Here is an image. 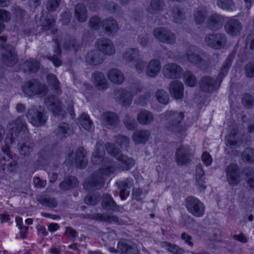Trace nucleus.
Returning a JSON list of instances; mask_svg holds the SVG:
<instances>
[{
    "mask_svg": "<svg viewBox=\"0 0 254 254\" xmlns=\"http://www.w3.org/2000/svg\"><path fill=\"white\" fill-rule=\"evenodd\" d=\"M185 56L190 63L205 70L217 63L219 55L215 53L209 58L201 49L195 45H191L186 48Z\"/></svg>",
    "mask_w": 254,
    "mask_h": 254,
    "instance_id": "f257e3e1",
    "label": "nucleus"
},
{
    "mask_svg": "<svg viewBox=\"0 0 254 254\" xmlns=\"http://www.w3.org/2000/svg\"><path fill=\"white\" fill-rule=\"evenodd\" d=\"M135 163L134 160L124 155L120 149L112 147V173L115 171H128Z\"/></svg>",
    "mask_w": 254,
    "mask_h": 254,
    "instance_id": "f03ea898",
    "label": "nucleus"
},
{
    "mask_svg": "<svg viewBox=\"0 0 254 254\" xmlns=\"http://www.w3.org/2000/svg\"><path fill=\"white\" fill-rule=\"evenodd\" d=\"M26 115L29 122L36 127L43 126L47 120L44 110L40 106H31L28 109Z\"/></svg>",
    "mask_w": 254,
    "mask_h": 254,
    "instance_id": "7ed1b4c3",
    "label": "nucleus"
},
{
    "mask_svg": "<svg viewBox=\"0 0 254 254\" xmlns=\"http://www.w3.org/2000/svg\"><path fill=\"white\" fill-rule=\"evenodd\" d=\"M22 88L23 92L28 97L37 95L45 96L48 92L47 85L35 79L26 82Z\"/></svg>",
    "mask_w": 254,
    "mask_h": 254,
    "instance_id": "20e7f679",
    "label": "nucleus"
},
{
    "mask_svg": "<svg viewBox=\"0 0 254 254\" xmlns=\"http://www.w3.org/2000/svg\"><path fill=\"white\" fill-rule=\"evenodd\" d=\"M166 116L168 120L166 127L170 130L181 132L184 130V127L181 125L184 118V113L182 112L167 111Z\"/></svg>",
    "mask_w": 254,
    "mask_h": 254,
    "instance_id": "39448f33",
    "label": "nucleus"
},
{
    "mask_svg": "<svg viewBox=\"0 0 254 254\" xmlns=\"http://www.w3.org/2000/svg\"><path fill=\"white\" fill-rule=\"evenodd\" d=\"M205 44L216 50L224 49L227 42L226 35L223 33H212L207 34L204 38Z\"/></svg>",
    "mask_w": 254,
    "mask_h": 254,
    "instance_id": "423d86ee",
    "label": "nucleus"
},
{
    "mask_svg": "<svg viewBox=\"0 0 254 254\" xmlns=\"http://www.w3.org/2000/svg\"><path fill=\"white\" fill-rule=\"evenodd\" d=\"M185 206L188 211L195 217H200L204 214V205L194 196H189L186 198Z\"/></svg>",
    "mask_w": 254,
    "mask_h": 254,
    "instance_id": "0eeeda50",
    "label": "nucleus"
},
{
    "mask_svg": "<svg viewBox=\"0 0 254 254\" xmlns=\"http://www.w3.org/2000/svg\"><path fill=\"white\" fill-rule=\"evenodd\" d=\"M111 172L110 166L106 168H102L98 172L94 173L92 176L86 180L87 184L90 187L95 189H101L104 185V179L103 175H109Z\"/></svg>",
    "mask_w": 254,
    "mask_h": 254,
    "instance_id": "6e6552de",
    "label": "nucleus"
},
{
    "mask_svg": "<svg viewBox=\"0 0 254 254\" xmlns=\"http://www.w3.org/2000/svg\"><path fill=\"white\" fill-rule=\"evenodd\" d=\"M153 34L161 42L170 45H173L176 42L175 34L165 27L155 28Z\"/></svg>",
    "mask_w": 254,
    "mask_h": 254,
    "instance_id": "1a4fd4ad",
    "label": "nucleus"
},
{
    "mask_svg": "<svg viewBox=\"0 0 254 254\" xmlns=\"http://www.w3.org/2000/svg\"><path fill=\"white\" fill-rule=\"evenodd\" d=\"M183 68L178 64L174 63L166 64L163 68L162 73L167 79H178L181 77Z\"/></svg>",
    "mask_w": 254,
    "mask_h": 254,
    "instance_id": "9d476101",
    "label": "nucleus"
},
{
    "mask_svg": "<svg viewBox=\"0 0 254 254\" xmlns=\"http://www.w3.org/2000/svg\"><path fill=\"white\" fill-rule=\"evenodd\" d=\"M242 29V23L238 19L233 17L228 19L224 25L225 32L231 36L240 35Z\"/></svg>",
    "mask_w": 254,
    "mask_h": 254,
    "instance_id": "9b49d317",
    "label": "nucleus"
},
{
    "mask_svg": "<svg viewBox=\"0 0 254 254\" xmlns=\"http://www.w3.org/2000/svg\"><path fill=\"white\" fill-rule=\"evenodd\" d=\"M1 61L6 65L11 66L17 62V55L15 48L11 45H6L4 47L1 55Z\"/></svg>",
    "mask_w": 254,
    "mask_h": 254,
    "instance_id": "f8f14e48",
    "label": "nucleus"
},
{
    "mask_svg": "<svg viewBox=\"0 0 254 254\" xmlns=\"http://www.w3.org/2000/svg\"><path fill=\"white\" fill-rule=\"evenodd\" d=\"M220 85V82L209 76H203L199 81L200 89L204 91L211 92L217 90Z\"/></svg>",
    "mask_w": 254,
    "mask_h": 254,
    "instance_id": "ddd939ff",
    "label": "nucleus"
},
{
    "mask_svg": "<svg viewBox=\"0 0 254 254\" xmlns=\"http://www.w3.org/2000/svg\"><path fill=\"white\" fill-rule=\"evenodd\" d=\"M224 19L223 16L215 13L209 15L206 21V27L211 31H217L223 25Z\"/></svg>",
    "mask_w": 254,
    "mask_h": 254,
    "instance_id": "4468645a",
    "label": "nucleus"
},
{
    "mask_svg": "<svg viewBox=\"0 0 254 254\" xmlns=\"http://www.w3.org/2000/svg\"><path fill=\"white\" fill-rule=\"evenodd\" d=\"M227 180L231 185H236L241 181L240 171L238 166L232 164L226 168Z\"/></svg>",
    "mask_w": 254,
    "mask_h": 254,
    "instance_id": "2eb2a0df",
    "label": "nucleus"
},
{
    "mask_svg": "<svg viewBox=\"0 0 254 254\" xmlns=\"http://www.w3.org/2000/svg\"><path fill=\"white\" fill-rule=\"evenodd\" d=\"M115 99L123 106H129L132 102V95L127 90L120 88L114 91Z\"/></svg>",
    "mask_w": 254,
    "mask_h": 254,
    "instance_id": "dca6fc26",
    "label": "nucleus"
},
{
    "mask_svg": "<svg viewBox=\"0 0 254 254\" xmlns=\"http://www.w3.org/2000/svg\"><path fill=\"white\" fill-rule=\"evenodd\" d=\"M116 184L120 190V195L121 199L125 200L129 194V191L127 190L133 186L134 181L131 178H127L124 181L117 182Z\"/></svg>",
    "mask_w": 254,
    "mask_h": 254,
    "instance_id": "f3484780",
    "label": "nucleus"
},
{
    "mask_svg": "<svg viewBox=\"0 0 254 254\" xmlns=\"http://www.w3.org/2000/svg\"><path fill=\"white\" fill-rule=\"evenodd\" d=\"M118 249L121 252V254H139V251L135 244L128 243L125 240H120L118 242Z\"/></svg>",
    "mask_w": 254,
    "mask_h": 254,
    "instance_id": "a211bd4d",
    "label": "nucleus"
},
{
    "mask_svg": "<svg viewBox=\"0 0 254 254\" xmlns=\"http://www.w3.org/2000/svg\"><path fill=\"white\" fill-rule=\"evenodd\" d=\"M190 151L188 147L182 145L176 152V160L178 165H184L189 162Z\"/></svg>",
    "mask_w": 254,
    "mask_h": 254,
    "instance_id": "6ab92c4d",
    "label": "nucleus"
},
{
    "mask_svg": "<svg viewBox=\"0 0 254 254\" xmlns=\"http://www.w3.org/2000/svg\"><path fill=\"white\" fill-rule=\"evenodd\" d=\"M11 125H14L11 128V139L15 138L20 132L22 131H25L27 129L26 122L22 116L18 117L12 121Z\"/></svg>",
    "mask_w": 254,
    "mask_h": 254,
    "instance_id": "aec40b11",
    "label": "nucleus"
},
{
    "mask_svg": "<svg viewBox=\"0 0 254 254\" xmlns=\"http://www.w3.org/2000/svg\"><path fill=\"white\" fill-rule=\"evenodd\" d=\"M237 133V128H234L231 129L230 133L226 137L227 145L236 148L242 144L243 135Z\"/></svg>",
    "mask_w": 254,
    "mask_h": 254,
    "instance_id": "412c9836",
    "label": "nucleus"
},
{
    "mask_svg": "<svg viewBox=\"0 0 254 254\" xmlns=\"http://www.w3.org/2000/svg\"><path fill=\"white\" fill-rule=\"evenodd\" d=\"M161 69V64L158 59H152L147 64L146 68V74L151 78L156 77L160 72Z\"/></svg>",
    "mask_w": 254,
    "mask_h": 254,
    "instance_id": "4be33fe9",
    "label": "nucleus"
},
{
    "mask_svg": "<svg viewBox=\"0 0 254 254\" xmlns=\"http://www.w3.org/2000/svg\"><path fill=\"white\" fill-rule=\"evenodd\" d=\"M171 95L176 99H181L184 97V85L178 81H172L169 86Z\"/></svg>",
    "mask_w": 254,
    "mask_h": 254,
    "instance_id": "5701e85b",
    "label": "nucleus"
},
{
    "mask_svg": "<svg viewBox=\"0 0 254 254\" xmlns=\"http://www.w3.org/2000/svg\"><path fill=\"white\" fill-rule=\"evenodd\" d=\"M105 154L103 143L101 141L97 142L92 154V162L95 165L100 164L103 161Z\"/></svg>",
    "mask_w": 254,
    "mask_h": 254,
    "instance_id": "b1692460",
    "label": "nucleus"
},
{
    "mask_svg": "<svg viewBox=\"0 0 254 254\" xmlns=\"http://www.w3.org/2000/svg\"><path fill=\"white\" fill-rule=\"evenodd\" d=\"M92 78L95 86L99 90H105L109 85L104 75L100 71H95L92 74Z\"/></svg>",
    "mask_w": 254,
    "mask_h": 254,
    "instance_id": "393cba45",
    "label": "nucleus"
},
{
    "mask_svg": "<svg viewBox=\"0 0 254 254\" xmlns=\"http://www.w3.org/2000/svg\"><path fill=\"white\" fill-rule=\"evenodd\" d=\"M73 133V130L72 126L64 122L60 123L56 130V134L61 139L66 138Z\"/></svg>",
    "mask_w": 254,
    "mask_h": 254,
    "instance_id": "a878e982",
    "label": "nucleus"
},
{
    "mask_svg": "<svg viewBox=\"0 0 254 254\" xmlns=\"http://www.w3.org/2000/svg\"><path fill=\"white\" fill-rule=\"evenodd\" d=\"M137 122L142 125L151 124L154 120L153 114L146 110H141L138 113L136 117Z\"/></svg>",
    "mask_w": 254,
    "mask_h": 254,
    "instance_id": "bb28decb",
    "label": "nucleus"
},
{
    "mask_svg": "<svg viewBox=\"0 0 254 254\" xmlns=\"http://www.w3.org/2000/svg\"><path fill=\"white\" fill-rule=\"evenodd\" d=\"M46 105L54 113H57L61 110V103L59 99L54 95H49L45 99Z\"/></svg>",
    "mask_w": 254,
    "mask_h": 254,
    "instance_id": "cd10ccee",
    "label": "nucleus"
},
{
    "mask_svg": "<svg viewBox=\"0 0 254 254\" xmlns=\"http://www.w3.org/2000/svg\"><path fill=\"white\" fill-rule=\"evenodd\" d=\"M75 162L77 168H85L88 160L86 158L85 149L83 147H79L76 151Z\"/></svg>",
    "mask_w": 254,
    "mask_h": 254,
    "instance_id": "c85d7f7f",
    "label": "nucleus"
},
{
    "mask_svg": "<svg viewBox=\"0 0 254 254\" xmlns=\"http://www.w3.org/2000/svg\"><path fill=\"white\" fill-rule=\"evenodd\" d=\"M150 136V132L149 130H136L132 134V139L135 144L144 143L148 140Z\"/></svg>",
    "mask_w": 254,
    "mask_h": 254,
    "instance_id": "c756f323",
    "label": "nucleus"
},
{
    "mask_svg": "<svg viewBox=\"0 0 254 254\" xmlns=\"http://www.w3.org/2000/svg\"><path fill=\"white\" fill-rule=\"evenodd\" d=\"M234 59V55L230 54L225 60L223 65L221 67L220 72L216 78L217 80L219 82H220V84L223 80V78L227 74V72L231 66Z\"/></svg>",
    "mask_w": 254,
    "mask_h": 254,
    "instance_id": "7c9ffc66",
    "label": "nucleus"
},
{
    "mask_svg": "<svg viewBox=\"0 0 254 254\" xmlns=\"http://www.w3.org/2000/svg\"><path fill=\"white\" fill-rule=\"evenodd\" d=\"M40 66V62L38 60L29 59L23 63L22 68L25 72L35 73L38 70Z\"/></svg>",
    "mask_w": 254,
    "mask_h": 254,
    "instance_id": "2f4dec72",
    "label": "nucleus"
},
{
    "mask_svg": "<svg viewBox=\"0 0 254 254\" xmlns=\"http://www.w3.org/2000/svg\"><path fill=\"white\" fill-rule=\"evenodd\" d=\"M104 59L99 51H92L88 53L86 61L90 64L97 65L103 62Z\"/></svg>",
    "mask_w": 254,
    "mask_h": 254,
    "instance_id": "473e14b6",
    "label": "nucleus"
},
{
    "mask_svg": "<svg viewBox=\"0 0 254 254\" xmlns=\"http://www.w3.org/2000/svg\"><path fill=\"white\" fill-rule=\"evenodd\" d=\"M96 47L99 51L102 52L105 55H110L111 54V41L109 39L102 38L98 40Z\"/></svg>",
    "mask_w": 254,
    "mask_h": 254,
    "instance_id": "72a5a7b5",
    "label": "nucleus"
},
{
    "mask_svg": "<svg viewBox=\"0 0 254 254\" xmlns=\"http://www.w3.org/2000/svg\"><path fill=\"white\" fill-rule=\"evenodd\" d=\"M139 56V50L136 48H127L123 54V60L127 63L134 61Z\"/></svg>",
    "mask_w": 254,
    "mask_h": 254,
    "instance_id": "f704fd0d",
    "label": "nucleus"
},
{
    "mask_svg": "<svg viewBox=\"0 0 254 254\" xmlns=\"http://www.w3.org/2000/svg\"><path fill=\"white\" fill-rule=\"evenodd\" d=\"M74 14L75 18L79 22H84L87 18V10L83 4L79 3L75 6Z\"/></svg>",
    "mask_w": 254,
    "mask_h": 254,
    "instance_id": "c9c22d12",
    "label": "nucleus"
},
{
    "mask_svg": "<svg viewBox=\"0 0 254 254\" xmlns=\"http://www.w3.org/2000/svg\"><path fill=\"white\" fill-rule=\"evenodd\" d=\"M78 182L76 177L74 176H68L64 178L59 184V188L64 190L71 189L75 187L77 185Z\"/></svg>",
    "mask_w": 254,
    "mask_h": 254,
    "instance_id": "e433bc0d",
    "label": "nucleus"
},
{
    "mask_svg": "<svg viewBox=\"0 0 254 254\" xmlns=\"http://www.w3.org/2000/svg\"><path fill=\"white\" fill-rule=\"evenodd\" d=\"M47 81L50 86L52 87L58 94L61 93L60 82L57 76L52 73L48 74L46 77Z\"/></svg>",
    "mask_w": 254,
    "mask_h": 254,
    "instance_id": "4c0bfd02",
    "label": "nucleus"
},
{
    "mask_svg": "<svg viewBox=\"0 0 254 254\" xmlns=\"http://www.w3.org/2000/svg\"><path fill=\"white\" fill-rule=\"evenodd\" d=\"M160 245L162 248L173 254H182L184 253V250L176 245L172 244L167 242H162Z\"/></svg>",
    "mask_w": 254,
    "mask_h": 254,
    "instance_id": "58836bf2",
    "label": "nucleus"
},
{
    "mask_svg": "<svg viewBox=\"0 0 254 254\" xmlns=\"http://www.w3.org/2000/svg\"><path fill=\"white\" fill-rule=\"evenodd\" d=\"M80 125L87 130H91L93 129V123L89 116L85 114L82 113L79 119Z\"/></svg>",
    "mask_w": 254,
    "mask_h": 254,
    "instance_id": "ea45409f",
    "label": "nucleus"
},
{
    "mask_svg": "<svg viewBox=\"0 0 254 254\" xmlns=\"http://www.w3.org/2000/svg\"><path fill=\"white\" fill-rule=\"evenodd\" d=\"M57 48L55 50V54L53 56L48 57V59L52 61L55 66L59 67L62 64L60 59L61 56V50L57 40H55Z\"/></svg>",
    "mask_w": 254,
    "mask_h": 254,
    "instance_id": "a19ab883",
    "label": "nucleus"
},
{
    "mask_svg": "<svg viewBox=\"0 0 254 254\" xmlns=\"http://www.w3.org/2000/svg\"><path fill=\"white\" fill-rule=\"evenodd\" d=\"M33 143L28 140L19 145V151L22 155H29L33 151Z\"/></svg>",
    "mask_w": 254,
    "mask_h": 254,
    "instance_id": "79ce46f5",
    "label": "nucleus"
},
{
    "mask_svg": "<svg viewBox=\"0 0 254 254\" xmlns=\"http://www.w3.org/2000/svg\"><path fill=\"white\" fill-rule=\"evenodd\" d=\"M172 17L173 21L178 23H181L185 18L184 12L178 6L173 8Z\"/></svg>",
    "mask_w": 254,
    "mask_h": 254,
    "instance_id": "37998d69",
    "label": "nucleus"
},
{
    "mask_svg": "<svg viewBox=\"0 0 254 254\" xmlns=\"http://www.w3.org/2000/svg\"><path fill=\"white\" fill-rule=\"evenodd\" d=\"M248 182V184L251 188L254 187V168L251 167H245L242 171Z\"/></svg>",
    "mask_w": 254,
    "mask_h": 254,
    "instance_id": "c03bdc74",
    "label": "nucleus"
},
{
    "mask_svg": "<svg viewBox=\"0 0 254 254\" xmlns=\"http://www.w3.org/2000/svg\"><path fill=\"white\" fill-rule=\"evenodd\" d=\"M38 201L41 204L51 208H55L58 205L56 199L49 196H42L38 199Z\"/></svg>",
    "mask_w": 254,
    "mask_h": 254,
    "instance_id": "a18cd8bd",
    "label": "nucleus"
},
{
    "mask_svg": "<svg viewBox=\"0 0 254 254\" xmlns=\"http://www.w3.org/2000/svg\"><path fill=\"white\" fill-rule=\"evenodd\" d=\"M157 101L161 104L167 105L169 102V96L168 93L163 89H158L155 94Z\"/></svg>",
    "mask_w": 254,
    "mask_h": 254,
    "instance_id": "49530a36",
    "label": "nucleus"
},
{
    "mask_svg": "<svg viewBox=\"0 0 254 254\" xmlns=\"http://www.w3.org/2000/svg\"><path fill=\"white\" fill-rule=\"evenodd\" d=\"M207 15V11L205 8H197L194 14L195 22L197 24H202Z\"/></svg>",
    "mask_w": 254,
    "mask_h": 254,
    "instance_id": "de8ad7c7",
    "label": "nucleus"
},
{
    "mask_svg": "<svg viewBox=\"0 0 254 254\" xmlns=\"http://www.w3.org/2000/svg\"><path fill=\"white\" fill-rule=\"evenodd\" d=\"M165 3L163 0H151L149 10L152 12H158L162 11Z\"/></svg>",
    "mask_w": 254,
    "mask_h": 254,
    "instance_id": "09e8293b",
    "label": "nucleus"
},
{
    "mask_svg": "<svg viewBox=\"0 0 254 254\" xmlns=\"http://www.w3.org/2000/svg\"><path fill=\"white\" fill-rule=\"evenodd\" d=\"M40 21L43 31L49 30L55 23L54 18H47L44 15L41 16Z\"/></svg>",
    "mask_w": 254,
    "mask_h": 254,
    "instance_id": "8fccbe9b",
    "label": "nucleus"
},
{
    "mask_svg": "<svg viewBox=\"0 0 254 254\" xmlns=\"http://www.w3.org/2000/svg\"><path fill=\"white\" fill-rule=\"evenodd\" d=\"M80 45L78 41L74 39L66 40L64 44V48L66 50H70L71 48L75 52L78 50Z\"/></svg>",
    "mask_w": 254,
    "mask_h": 254,
    "instance_id": "3c124183",
    "label": "nucleus"
},
{
    "mask_svg": "<svg viewBox=\"0 0 254 254\" xmlns=\"http://www.w3.org/2000/svg\"><path fill=\"white\" fill-rule=\"evenodd\" d=\"M124 80L122 72L116 68L112 69V83L121 84Z\"/></svg>",
    "mask_w": 254,
    "mask_h": 254,
    "instance_id": "603ef678",
    "label": "nucleus"
},
{
    "mask_svg": "<svg viewBox=\"0 0 254 254\" xmlns=\"http://www.w3.org/2000/svg\"><path fill=\"white\" fill-rule=\"evenodd\" d=\"M185 83L187 85L190 87L194 86L197 82V79L190 71H186L184 75Z\"/></svg>",
    "mask_w": 254,
    "mask_h": 254,
    "instance_id": "864d4df0",
    "label": "nucleus"
},
{
    "mask_svg": "<svg viewBox=\"0 0 254 254\" xmlns=\"http://www.w3.org/2000/svg\"><path fill=\"white\" fill-rule=\"evenodd\" d=\"M243 105L248 109H252L254 106V99L252 95L248 93L245 94L242 99Z\"/></svg>",
    "mask_w": 254,
    "mask_h": 254,
    "instance_id": "5fc2aeb1",
    "label": "nucleus"
},
{
    "mask_svg": "<svg viewBox=\"0 0 254 254\" xmlns=\"http://www.w3.org/2000/svg\"><path fill=\"white\" fill-rule=\"evenodd\" d=\"M217 4L223 9H232L234 6L232 0H217Z\"/></svg>",
    "mask_w": 254,
    "mask_h": 254,
    "instance_id": "6e6d98bb",
    "label": "nucleus"
},
{
    "mask_svg": "<svg viewBox=\"0 0 254 254\" xmlns=\"http://www.w3.org/2000/svg\"><path fill=\"white\" fill-rule=\"evenodd\" d=\"M151 96V92L149 91L145 92L144 95L138 97L134 101V103L138 105L144 106L146 104L148 100Z\"/></svg>",
    "mask_w": 254,
    "mask_h": 254,
    "instance_id": "4d7b16f0",
    "label": "nucleus"
},
{
    "mask_svg": "<svg viewBox=\"0 0 254 254\" xmlns=\"http://www.w3.org/2000/svg\"><path fill=\"white\" fill-rule=\"evenodd\" d=\"M242 156L243 160L247 162H254V150L246 148L243 152Z\"/></svg>",
    "mask_w": 254,
    "mask_h": 254,
    "instance_id": "13d9d810",
    "label": "nucleus"
},
{
    "mask_svg": "<svg viewBox=\"0 0 254 254\" xmlns=\"http://www.w3.org/2000/svg\"><path fill=\"white\" fill-rule=\"evenodd\" d=\"M204 171L202 169V165L199 164L196 168V180L197 183L201 186L204 182Z\"/></svg>",
    "mask_w": 254,
    "mask_h": 254,
    "instance_id": "bf43d9fd",
    "label": "nucleus"
},
{
    "mask_svg": "<svg viewBox=\"0 0 254 254\" xmlns=\"http://www.w3.org/2000/svg\"><path fill=\"white\" fill-rule=\"evenodd\" d=\"M124 124L126 127L129 130L134 129L136 126L135 120L129 115L126 116L124 119Z\"/></svg>",
    "mask_w": 254,
    "mask_h": 254,
    "instance_id": "052dcab7",
    "label": "nucleus"
},
{
    "mask_svg": "<svg viewBox=\"0 0 254 254\" xmlns=\"http://www.w3.org/2000/svg\"><path fill=\"white\" fill-rule=\"evenodd\" d=\"M61 0H48L46 3V7L49 11H55L59 7Z\"/></svg>",
    "mask_w": 254,
    "mask_h": 254,
    "instance_id": "680f3d73",
    "label": "nucleus"
},
{
    "mask_svg": "<svg viewBox=\"0 0 254 254\" xmlns=\"http://www.w3.org/2000/svg\"><path fill=\"white\" fill-rule=\"evenodd\" d=\"M102 123L107 128H110L111 127V113L105 112L102 115Z\"/></svg>",
    "mask_w": 254,
    "mask_h": 254,
    "instance_id": "e2e57ef3",
    "label": "nucleus"
},
{
    "mask_svg": "<svg viewBox=\"0 0 254 254\" xmlns=\"http://www.w3.org/2000/svg\"><path fill=\"white\" fill-rule=\"evenodd\" d=\"M147 66V63L142 59H139L137 60L135 65L136 72L138 73H141L144 71L145 68Z\"/></svg>",
    "mask_w": 254,
    "mask_h": 254,
    "instance_id": "0e129e2a",
    "label": "nucleus"
},
{
    "mask_svg": "<svg viewBox=\"0 0 254 254\" xmlns=\"http://www.w3.org/2000/svg\"><path fill=\"white\" fill-rule=\"evenodd\" d=\"M116 141L120 146L127 147L129 143V138L126 136L118 134L115 136Z\"/></svg>",
    "mask_w": 254,
    "mask_h": 254,
    "instance_id": "69168bd1",
    "label": "nucleus"
},
{
    "mask_svg": "<svg viewBox=\"0 0 254 254\" xmlns=\"http://www.w3.org/2000/svg\"><path fill=\"white\" fill-rule=\"evenodd\" d=\"M245 72L248 78L254 77V62L247 64L245 67Z\"/></svg>",
    "mask_w": 254,
    "mask_h": 254,
    "instance_id": "338daca9",
    "label": "nucleus"
},
{
    "mask_svg": "<svg viewBox=\"0 0 254 254\" xmlns=\"http://www.w3.org/2000/svg\"><path fill=\"white\" fill-rule=\"evenodd\" d=\"M246 47L254 51V30L252 31L246 39Z\"/></svg>",
    "mask_w": 254,
    "mask_h": 254,
    "instance_id": "774afa93",
    "label": "nucleus"
}]
</instances>
